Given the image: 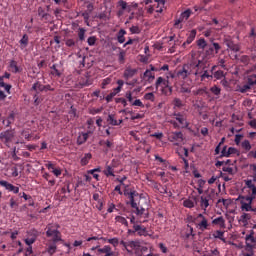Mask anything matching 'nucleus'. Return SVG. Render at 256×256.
<instances>
[{
    "mask_svg": "<svg viewBox=\"0 0 256 256\" xmlns=\"http://www.w3.org/2000/svg\"><path fill=\"white\" fill-rule=\"evenodd\" d=\"M197 46H198L200 49H203V50L208 47V45H207V43H206V41H205L204 39H199V40L197 41Z\"/></svg>",
    "mask_w": 256,
    "mask_h": 256,
    "instance_id": "nucleus-53",
    "label": "nucleus"
},
{
    "mask_svg": "<svg viewBox=\"0 0 256 256\" xmlns=\"http://www.w3.org/2000/svg\"><path fill=\"white\" fill-rule=\"evenodd\" d=\"M245 188L247 189L250 196L249 198L255 199L256 198V179H248L244 181Z\"/></svg>",
    "mask_w": 256,
    "mask_h": 256,
    "instance_id": "nucleus-5",
    "label": "nucleus"
},
{
    "mask_svg": "<svg viewBox=\"0 0 256 256\" xmlns=\"http://www.w3.org/2000/svg\"><path fill=\"white\" fill-rule=\"evenodd\" d=\"M168 140L178 146L183 141V134L181 132H171L168 135Z\"/></svg>",
    "mask_w": 256,
    "mask_h": 256,
    "instance_id": "nucleus-12",
    "label": "nucleus"
},
{
    "mask_svg": "<svg viewBox=\"0 0 256 256\" xmlns=\"http://www.w3.org/2000/svg\"><path fill=\"white\" fill-rule=\"evenodd\" d=\"M172 118L176 120L178 123L175 121L171 120L170 123L174 125L175 128L181 127V128H188L189 123L187 121V114L185 112H177L175 111L172 115Z\"/></svg>",
    "mask_w": 256,
    "mask_h": 256,
    "instance_id": "nucleus-3",
    "label": "nucleus"
},
{
    "mask_svg": "<svg viewBox=\"0 0 256 256\" xmlns=\"http://www.w3.org/2000/svg\"><path fill=\"white\" fill-rule=\"evenodd\" d=\"M155 87L156 89H158L159 87H161L162 89L168 88L169 93L165 92V96H170L172 94V87L170 86L168 79L159 77L155 83Z\"/></svg>",
    "mask_w": 256,
    "mask_h": 256,
    "instance_id": "nucleus-7",
    "label": "nucleus"
},
{
    "mask_svg": "<svg viewBox=\"0 0 256 256\" xmlns=\"http://www.w3.org/2000/svg\"><path fill=\"white\" fill-rule=\"evenodd\" d=\"M195 64H197L195 71L198 72L197 75H194L196 79L200 77L201 82H208L213 79V73L208 71L209 63L206 59H195Z\"/></svg>",
    "mask_w": 256,
    "mask_h": 256,
    "instance_id": "nucleus-1",
    "label": "nucleus"
},
{
    "mask_svg": "<svg viewBox=\"0 0 256 256\" xmlns=\"http://www.w3.org/2000/svg\"><path fill=\"white\" fill-rule=\"evenodd\" d=\"M245 200L247 201V203L242 201L241 209L246 212H249V211L256 212V208L255 209L252 208V201L254 200V198L246 197Z\"/></svg>",
    "mask_w": 256,
    "mask_h": 256,
    "instance_id": "nucleus-14",
    "label": "nucleus"
},
{
    "mask_svg": "<svg viewBox=\"0 0 256 256\" xmlns=\"http://www.w3.org/2000/svg\"><path fill=\"white\" fill-rule=\"evenodd\" d=\"M107 242L112 244L114 247L119 246V238H117V237H114L112 239H108Z\"/></svg>",
    "mask_w": 256,
    "mask_h": 256,
    "instance_id": "nucleus-58",
    "label": "nucleus"
},
{
    "mask_svg": "<svg viewBox=\"0 0 256 256\" xmlns=\"http://www.w3.org/2000/svg\"><path fill=\"white\" fill-rule=\"evenodd\" d=\"M125 35H127V31H125L123 29L118 32V34H117L118 43H120V44L125 43Z\"/></svg>",
    "mask_w": 256,
    "mask_h": 256,
    "instance_id": "nucleus-29",
    "label": "nucleus"
},
{
    "mask_svg": "<svg viewBox=\"0 0 256 256\" xmlns=\"http://www.w3.org/2000/svg\"><path fill=\"white\" fill-rule=\"evenodd\" d=\"M124 195L128 196L129 200H130V205L132 208H137V202H135V197L130 195L129 191L124 190Z\"/></svg>",
    "mask_w": 256,
    "mask_h": 256,
    "instance_id": "nucleus-30",
    "label": "nucleus"
},
{
    "mask_svg": "<svg viewBox=\"0 0 256 256\" xmlns=\"http://www.w3.org/2000/svg\"><path fill=\"white\" fill-rule=\"evenodd\" d=\"M31 90L36 91V92H38V91L42 92L45 90V85H42L41 82H36L33 84Z\"/></svg>",
    "mask_w": 256,
    "mask_h": 256,
    "instance_id": "nucleus-32",
    "label": "nucleus"
},
{
    "mask_svg": "<svg viewBox=\"0 0 256 256\" xmlns=\"http://www.w3.org/2000/svg\"><path fill=\"white\" fill-rule=\"evenodd\" d=\"M112 81H113V79H111V78H109V77L106 78V79H104V80L102 81V84H101L102 89L107 88V85L111 84Z\"/></svg>",
    "mask_w": 256,
    "mask_h": 256,
    "instance_id": "nucleus-59",
    "label": "nucleus"
},
{
    "mask_svg": "<svg viewBox=\"0 0 256 256\" xmlns=\"http://www.w3.org/2000/svg\"><path fill=\"white\" fill-rule=\"evenodd\" d=\"M212 224H213V225H218V226H219L220 228H222V229H224V228L226 227V225H225V220H224V218H223L222 216H220V217L214 219V220L212 221Z\"/></svg>",
    "mask_w": 256,
    "mask_h": 256,
    "instance_id": "nucleus-25",
    "label": "nucleus"
},
{
    "mask_svg": "<svg viewBox=\"0 0 256 256\" xmlns=\"http://www.w3.org/2000/svg\"><path fill=\"white\" fill-rule=\"evenodd\" d=\"M90 134H93V132L89 131L87 133H81L77 138V144L83 145L84 143H86L89 139Z\"/></svg>",
    "mask_w": 256,
    "mask_h": 256,
    "instance_id": "nucleus-18",
    "label": "nucleus"
},
{
    "mask_svg": "<svg viewBox=\"0 0 256 256\" xmlns=\"http://www.w3.org/2000/svg\"><path fill=\"white\" fill-rule=\"evenodd\" d=\"M133 209H135L134 213L141 219H147L149 218V210L145 209L143 206H141L140 203H138V205H136V207H132Z\"/></svg>",
    "mask_w": 256,
    "mask_h": 256,
    "instance_id": "nucleus-10",
    "label": "nucleus"
},
{
    "mask_svg": "<svg viewBox=\"0 0 256 256\" xmlns=\"http://www.w3.org/2000/svg\"><path fill=\"white\" fill-rule=\"evenodd\" d=\"M115 220L118 223H121L122 225H125L126 227H129V222L127 221V219L125 217H123V216H116Z\"/></svg>",
    "mask_w": 256,
    "mask_h": 256,
    "instance_id": "nucleus-36",
    "label": "nucleus"
},
{
    "mask_svg": "<svg viewBox=\"0 0 256 256\" xmlns=\"http://www.w3.org/2000/svg\"><path fill=\"white\" fill-rule=\"evenodd\" d=\"M222 170L230 175H234L237 172V169H233L232 167L229 166H224Z\"/></svg>",
    "mask_w": 256,
    "mask_h": 256,
    "instance_id": "nucleus-52",
    "label": "nucleus"
},
{
    "mask_svg": "<svg viewBox=\"0 0 256 256\" xmlns=\"http://www.w3.org/2000/svg\"><path fill=\"white\" fill-rule=\"evenodd\" d=\"M174 107L181 108L183 107V102L179 98L173 100Z\"/></svg>",
    "mask_w": 256,
    "mask_h": 256,
    "instance_id": "nucleus-61",
    "label": "nucleus"
},
{
    "mask_svg": "<svg viewBox=\"0 0 256 256\" xmlns=\"http://www.w3.org/2000/svg\"><path fill=\"white\" fill-rule=\"evenodd\" d=\"M52 237H53V239H52L53 244H56V243H58L59 241H62V234H61L60 231H58V232H57L56 234H54Z\"/></svg>",
    "mask_w": 256,
    "mask_h": 256,
    "instance_id": "nucleus-45",
    "label": "nucleus"
},
{
    "mask_svg": "<svg viewBox=\"0 0 256 256\" xmlns=\"http://www.w3.org/2000/svg\"><path fill=\"white\" fill-rule=\"evenodd\" d=\"M132 228L135 229L136 233L138 236H144V237H147L149 236V231H147V227L141 225V224H138V225H133Z\"/></svg>",
    "mask_w": 256,
    "mask_h": 256,
    "instance_id": "nucleus-16",
    "label": "nucleus"
},
{
    "mask_svg": "<svg viewBox=\"0 0 256 256\" xmlns=\"http://www.w3.org/2000/svg\"><path fill=\"white\" fill-rule=\"evenodd\" d=\"M207 47H208V49L206 50V55L207 56H214V54H215L214 47L212 45L207 46Z\"/></svg>",
    "mask_w": 256,
    "mask_h": 256,
    "instance_id": "nucleus-62",
    "label": "nucleus"
},
{
    "mask_svg": "<svg viewBox=\"0 0 256 256\" xmlns=\"http://www.w3.org/2000/svg\"><path fill=\"white\" fill-rule=\"evenodd\" d=\"M62 66L59 65V64H54L52 67H51V74L52 76H55V77H61L63 72H62Z\"/></svg>",
    "mask_w": 256,
    "mask_h": 256,
    "instance_id": "nucleus-20",
    "label": "nucleus"
},
{
    "mask_svg": "<svg viewBox=\"0 0 256 256\" xmlns=\"http://www.w3.org/2000/svg\"><path fill=\"white\" fill-rule=\"evenodd\" d=\"M0 186L4 187L9 192H13L14 194H18L20 192L19 187L14 186L13 184H11L5 180H0Z\"/></svg>",
    "mask_w": 256,
    "mask_h": 256,
    "instance_id": "nucleus-13",
    "label": "nucleus"
},
{
    "mask_svg": "<svg viewBox=\"0 0 256 256\" xmlns=\"http://www.w3.org/2000/svg\"><path fill=\"white\" fill-rule=\"evenodd\" d=\"M99 144L101 146L105 145L108 149L113 148V142L107 140V141H100Z\"/></svg>",
    "mask_w": 256,
    "mask_h": 256,
    "instance_id": "nucleus-60",
    "label": "nucleus"
},
{
    "mask_svg": "<svg viewBox=\"0 0 256 256\" xmlns=\"http://www.w3.org/2000/svg\"><path fill=\"white\" fill-rule=\"evenodd\" d=\"M211 0H204L203 4H200V6H194L195 12H201V11H206L205 10V5L208 4Z\"/></svg>",
    "mask_w": 256,
    "mask_h": 256,
    "instance_id": "nucleus-37",
    "label": "nucleus"
},
{
    "mask_svg": "<svg viewBox=\"0 0 256 256\" xmlns=\"http://www.w3.org/2000/svg\"><path fill=\"white\" fill-rule=\"evenodd\" d=\"M256 248V246L251 245V244H246L245 246V251H247L248 253H254V249Z\"/></svg>",
    "mask_w": 256,
    "mask_h": 256,
    "instance_id": "nucleus-64",
    "label": "nucleus"
},
{
    "mask_svg": "<svg viewBox=\"0 0 256 256\" xmlns=\"http://www.w3.org/2000/svg\"><path fill=\"white\" fill-rule=\"evenodd\" d=\"M107 122L112 126H119L121 123H123V120H119V122L115 119V116L109 115Z\"/></svg>",
    "mask_w": 256,
    "mask_h": 256,
    "instance_id": "nucleus-27",
    "label": "nucleus"
},
{
    "mask_svg": "<svg viewBox=\"0 0 256 256\" xmlns=\"http://www.w3.org/2000/svg\"><path fill=\"white\" fill-rule=\"evenodd\" d=\"M28 235L30 236V238H27L25 239V244H27L28 246H32V244H34L37 240V237H38V231L33 229V230H30L28 232Z\"/></svg>",
    "mask_w": 256,
    "mask_h": 256,
    "instance_id": "nucleus-15",
    "label": "nucleus"
},
{
    "mask_svg": "<svg viewBox=\"0 0 256 256\" xmlns=\"http://www.w3.org/2000/svg\"><path fill=\"white\" fill-rule=\"evenodd\" d=\"M91 153H87L84 155V157L81 159V165L82 166H86L89 164L90 160H91Z\"/></svg>",
    "mask_w": 256,
    "mask_h": 256,
    "instance_id": "nucleus-35",
    "label": "nucleus"
},
{
    "mask_svg": "<svg viewBox=\"0 0 256 256\" xmlns=\"http://www.w3.org/2000/svg\"><path fill=\"white\" fill-rule=\"evenodd\" d=\"M99 254H105L106 256H114L115 252H113V249L109 245H105L103 248H99L97 250Z\"/></svg>",
    "mask_w": 256,
    "mask_h": 256,
    "instance_id": "nucleus-17",
    "label": "nucleus"
},
{
    "mask_svg": "<svg viewBox=\"0 0 256 256\" xmlns=\"http://www.w3.org/2000/svg\"><path fill=\"white\" fill-rule=\"evenodd\" d=\"M213 77L217 80H220L222 78H225V75H224V72L219 70V71H216L215 73H213Z\"/></svg>",
    "mask_w": 256,
    "mask_h": 256,
    "instance_id": "nucleus-54",
    "label": "nucleus"
},
{
    "mask_svg": "<svg viewBox=\"0 0 256 256\" xmlns=\"http://www.w3.org/2000/svg\"><path fill=\"white\" fill-rule=\"evenodd\" d=\"M58 232H59L58 229L54 228V226L49 225L47 227L46 236L47 237H52V236H54Z\"/></svg>",
    "mask_w": 256,
    "mask_h": 256,
    "instance_id": "nucleus-31",
    "label": "nucleus"
},
{
    "mask_svg": "<svg viewBox=\"0 0 256 256\" xmlns=\"http://www.w3.org/2000/svg\"><path fill=\"white\" fill-rule=\"evenodd\" d=\"M47 252L50 254V256L54 255L57 252V245L55 243L49 245L47 247Z\"/></svg>",
    "mask_w": 256,
    "mask_h": 256,
    "instance_id": "nucleus-40",
    "label": "nucleus"
},
{
    "mask_svg": "<svg viewBox=\"0 0 256 256\" xmlns=\"http://www.w3.org/2000/svg\"><path fill=\"white\" fill-rule=\"evenodd\" d=\"M125 180H127V176H123L122 178H117L116 181L119 182L120 186L123 187L125 190L129 187V185L125 184Z\"/></svg>",
    "mask_w": 256,
    "mask_h": 256,
    "instance_id": "nucleus-43",
    "label": "nucleus"
},
{
    "mask_svg": "<svg viewBox=\"0 0 256 256\" xmlns=\"http://www.w3.org/2000/svg\"><path fill=\"white\" fill-rule=\"evenodd\" d=\"M213 237L222 240L223 242H225V238H224V232L217 230L213 233Z\"/></svg>",
    "mask_w": 256,
    "mask_h": 256,
    "instance_id": "nucleus-41",
    "label": "nucleus"
},
{
    "mask_svg": "<svg viewBox=\"0 0 256 256\" xmlns=\"http://www.w3.org/2000/svg\"><path fill=\"white\" fill-rule=\"evenodd\" d=\"M15 137V132L13 130H7L0 133V141L4 142L5 145H9Z\"/></svg>",
    "mask_w": 256,
    "mask_h": 256,
    "instance_id": "nucleus-9",
    "label": "nucleus"
},
{
    "mask_svg": "<svg viewBox=\"0 0 256 256\" xmlns=\"http://www.w3.org/2000/svg\"><path fill=\"white\" fill-rule=\"evenodd\" d=\"M20 49L24 50L29 45V36L27 34H24L21 40L19 41Z\"/></svg>",
    "mask_w": 256,
    "mask_h": 256,
    "instance_id": "nucleus-22",
    "label": "nucleus"
},
{
    "mask_svg": "<svg viewBox=\"0 0 256 256\" xmlns=\"http://www.w3.org/2000/svg\"><path fill=\"white\" fill-rule=\"evenodd\" d=\"M246 83H248L251 87L256 85V75H248L246 78Z\"/></svg>",
    "mask_w": 256,
    "mask_h": 256,
    "instance_id": "nucleus-34",
    "label": "nucleus"
},
{
    "mask_svg": "<svg viewBox=\"0 0 256 256\" xmlns=\"http://www.w3.org/2000/svg\"><path fill=\"white\" fill-rule=\"evenodd\" d=\"M116 7L118 9L116 12L118 18H121L125 14V11L128 13L131 12V6L125 0H118Z\"/></svg>",
    "mask_w": 256,
    "mask_h": 256,
    "instance_id": "nucleus-6",
    "label": "nucleus"
},
{
    "mask_svg": "<svg viewBox=\"0 0 256 256\" xmlns=\"http://www.w3.org/2000/svg\"><path fill=\"white\" fill-rule=\"evenodd\" d=\"M130 32L131 34H141V29L138 26H132Z\"/></svg>",
    "mask_w": 256,
    "mask_h": 256,
    "instance_id": "nucleus-63",
    "label": "nucleus"
},
{
    "mask_svg": "<svg viewBox=\"0 0 256 256\" xmlns=\"http://www.w3.org/2000/svg\"><path fill=\"white\" fill-rule=\"evenodd\" d=\"M65 45L69 48H74L77 46V40H74V39H67L65 41Z\"/></svg>",
    "mask_w": 256,
    "mask_h": 256,
    "instance_id": "nucleus-44",
    "label": "nucleus"
},
{
    "mask_svg": "<svg viewBox=\"0 0 256 256\" xmlns=\"http://www.w3.org/2000/svg\"><path fill=\"white\" fill-rule=\"evenodd\" d=\"M210 91H211L212 94H214L217 97L221 94V89L218 86H216V85L211 87Z\"/></svg>",
    "mask_w": 256,
    "mask_h": 256,
    "instance_id": "nucleus-50",
    "label": "nucleus"
},
{
    "mask_svg": "<svg viewBox=\"0 0 256 256\" xmlns=\"http://www.w3.org/2000/svg\"><path fill=\"white\" fill-rule=\"evenodd\" d=\"M10 78H11V74L8 72H5L3 76H0V87L4 88V90L8 95L11 94L12 85L6 84L4 80L10 79Z\"/></svg>",
    "mask_w": 256,
    "mask_h": 256,
    "instance_id": "nucleus-11",
    "label": "nucleus"
},
{
    "mask_svg": "<svg viewBox=\"0 0 256 256\" xmlns=\"http://www.w3.org/2000/svg\"><path fill=\"white\" fill-rule=\"evenodd\" d=\"M191 14H192V10H190V8L181 12V15L179 16V18L174 22V27L179 30L182 29L183 26L181 23L184 21H187L191 16Z\"/></svg>",
    "mask_w": 256,
    "mask_h": 256,
    "instance_id": "nucleus-4",
    "label": "nucleus"
},
{
    "mask_svg": "<svg viewBox=\"0 0 256 256\" xmlns=\"http://www.w3.org/2000/svg\"><path fill=\"white\" fill-rule=\"evenodd\" d=\"M125 99L130 103V105H132L135 98L133 97V93L131 91H128L125 94Z\"/></svg>",
    "mask_w": 256,
    "mask_h": 256,
    "instance_id": "nucleus-48",
    "label": "nucleus"
},
{
    "mask_svg": "<svg viewBox=\"0 0 256 256\" xmlns=\"http://www.w3.org/2000/svg\"><path fill=\"white\" fill-rule=\"evenodd\" d=\"M135 74H137V70L136 69L127 68L124 71V78L126 80H129V79L133 78V76H135Z\"/></svg>",
    "mask_w": 256,
    "mask_h": 256,
    "instance_id": "nucleus-23",
    "label": "nucleus"
},
{
    "mask_svg": "<svg viewBox=\"0 0 256 256\" xmlns=\"http://www.w3.org/2000/svg\"><path fill=\"white\" fill-rule=\"evenodd\" d=\"M226 45L231 51L235 53L240 51V46L238 44H234L232 41H227Z\"/></svg>",
    "mask_w": 256,
    "mask_h": 256,
    "instance_id": "nucleus-28",
    "label": "nucleus"
},
{
    "mask_svg": "<svg viewBox=\"0 0 256 256\" xmlns=\"http://www.w3.org/2000/svg\"><path fill=\"white\" fill-rule=\"evenodd\" d=\"M144 79H146L149 83L155 80V74H153L149 69L144 73Z\"/></svg>",
    "mask_w": 256,
    "mask_h": 256,
    "instance_id": "nucleus-33",
    "label": "nucleus"
},
{
    "mask_svg": "<svg viewBox=\"0 0 256 256\" xmlns=\"http://www.w3.org/2000/svg\"><path fill=\"white\" fill-rule=\"evenodd\" d=\"M9 71L12 72L13 74H17L19 72H22V70L18 67V62L15 60H11L9 62Z\"/></svg>",
    "mask_w": 256,
    "mask_h": 256,
    "instance_id": "nucleus-19",
    "label": "nucleus"
},
{
    "mask_svg": "<svg viewBox=\"0 0 256 256\" xmlns=\"http://www.w3.org/2000/svg\"><path fill=\"white\" fill-rule=\"evenodd\" d=\"M104 174L109 177V176H113L115 177V172L112 166H106V169L104 170Z\"/></svg>",
    "mask_w": 256,
    "mask_h": 256,
    "instance_id": "nucleus-38",
    "label": "nucleus"
},
{
    "mask_svg": "<svg viewBox=\"0 0 256 256\" xmlns=\"http://www.w3.org/2000/svg\"><path fill=\"white\" fill-rule=\"evenodd\" d=\"M196 37V30H192L186 40V42L183 43L182 47L185 48L186 45L191 44Z\"/></svg>",
    "mask_w": 256,
    "mask_h": 256,
    "instance_id": "nucleus-24",
    "label": "nucleus"
},
{
    "mask_svg": "<svg viewBox=\"0 0 256 256\" xmlns=\"http://www.w3.org/2000/svg\"><path fill=\"white\" fill-rule=\"evenodd\" d=\"M195 61L196 59H192L189 63L183 65L182 69L176 73V76L182 80H185L190 76L197 75L198 72L195 71V68L198 64H195Z\"/></svg>",
    "mask_w": 256,
    "mask_h": 256,
    "instance_id": "nucleus-2",
    "label": "nucleus"
},
{
    "mask_svg": "<svg viewBox=\"0 0 256 256\" xmlns=\"http://www.w3.org/2000/svg\"><path fill=\"white\" fill-rule=\"evenodd\" d=\"M251 219V215L248 213H244L241 215L239 222L243 225L246 226L248 225V221Z\"/></svg>",
    "mask_w": 256,
    "mask_h": 256,
    "instance_id": "nucleus-26",
    "label": "nucleus"
},
{
    "mask_svg": "<svg viewBox=\"0 0 256 256\" xmlns=\"http://www.w3.org/2000/svg\"><path fill=\"white\" fill-rule=\"evenodd\" d=\"M85 35H86V29L79 28L78 38H79L80 41H84L85 40Z\"/></svg>",
    "mask_w": 256,
    "mask_h": 256,
    "instance_id": "nucleus-49",
    "label": "nucleus"
},
{
    "mask_svg": "<svg viewBox=\"0 0 256 256\" xmlns=\"http://www.w3.org/2000/svg\"><path fill=\"white\" fill-rule=\"evenodd\" d=\"M21 135L28 141L32 140V135L29 130H23Z\"/></svg>",
    "mask_w": 256,
    "mask_h": 256,
    "instance_id": "nucleus-55",
    "label": "nucleus"
},
{
    "mask_svg": "<svg viewBox=\"0 0 256 256\" xmlns=\"http://www.w3.org/2000/svg\"><path fill=\"white\" fill-rule=\"evenodd\" d=\"M241 147H242L246 152L250 151L251 148H252V146H251V144H250V142H249L248 140L243 141V142L241 143Z\"/></svg>",
    "mask_w": 256,
    "mask_h": 256,
    "instance_id": "nucleus-47",
    "label": "nucleus"
},
{
    "mask_svg": "<svg viewBox=\"0 0 256 256\" xmlns=\"http://www.w3.org/2000/svg\"><path fill=\"white\" fill-rule=\"evenodd\" d=\"M197 228L201 231L209 229L210 224L208 223L207 218L203 214H198L196 217Z\"/></svg>",
    "mask_w": 256,
    "mask_h": 256,
    "instance_id": "nucleus-8",
    "label": "nucleus"
},
{
    "mask_svg": "<svg viewBox=\"0 0 256 256\" xmlns=\"http://www.w3.org/2000/svg\"><path fill=\"white\" fill-rule=\"evenodd\" d=\"M243 65L247 66L250 63V57L243 55L238 59Z\"/></svg>",
    "mask_w": 256,
    "mask_h": 256,
    "instance_id": "nucleus-46",
    "label": "nucleus"
},
{
    "mask_svg": "<svg viewBox=\"0 0 256 256\" xmlns=\"http://www.w3.org/2000/svg\"><path fill=\"white\" fill-rule=\"evenodd\" d=\"M246 244L254 245L256 247V237L255 236H246Z\"/></svg>",
    "mask_w": 256,
    "mask_h": 256,
    "instance_id": "nucleus-42",
    "label": "nucleus"
},
{
    "mask_svg": "<svg viewBox=\"0 0 256 256\" xmlns=\"http://www.w3.org/2000/svg\"><path fill=\"white\" fill-rule=\"evenodd\" d=\"M144 99L147 101L155 102V94L147 93L144 95Z\"/></svg>",
    "mask_w": 256,
    "mask_h": 256,
    "instance_id": "nucleus-57",
    "label": "nucleus"
},
{
    "mask_svg": "<svg viewBox=\"0 0 256 256\" xmlns=\"http://www.w3.org/2000/svg\"><path fill=\"white\" fill-rule=\"evenodd\" d=\"M209 199L210 195L200 197V206L204 211H206L207 207L209 206Z\"/></svg>",
    "mask_w": 256,
    "mask_h": 256,
    "instance_id": "nucleus-21",
    "label": "nucleus"
},
{
    "mask_svg": "<svg viewBox=\"0 0 256 256\" xmlns=\"http://www.w3.org/2000/svg\"><path fill=\"white\" fill-rule=\"evenodd\" d=\"M251 88H252V86L247 83V84H245V85L239 87L238 91H239L240 93H246V92H248Z\"/></svg>",
    "mask_w": 256,
    "mask_h": 256,
    "instance_id": "nucleus-51",
    "label": "nucleus"
},
{
    "mask_svg": "<svg viewBox=\"0 0 256 256\" xmlns=\"http://www.w3.org/2000/svg\"><path fill=\"white\" fill-rule=\"evenodd\" d=\"M184 207L193 208L195 206L194 201L187 199L183 202Z\"/></svg>",
    "mask_w": 256,
    "mask_h": 256,
    "instance_id": "nucleus-56",
    "label": "nucleus"
},
{
    "mask_svg": "<svg viewBox=\"0 0 256 256\" xmlns=\"http://www.w3.org/2000/svg\"><path fill=\"white\" fill-rule=\"evenodd\" d=\"M128 247L138 250L141 248V243H139L138 241H129L128 242Z\"/></svg>",
    "mask_w": 256,
    "mask_h": 256,
    "instance_id": "nucleus-39",
    "label": "nucleus"
}]
</instances>
